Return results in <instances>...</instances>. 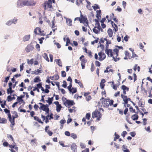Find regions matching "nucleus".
<instances>
[{
  "instance_id": "1",
  "label": "nucleus",
  "mask_w": 152,
  "mask_h": 152,
  "mask_svg": "<svg viewBox=\"0 0 152 152\" xmlns=\"http://www.w3.org/2000/svg\"><path fill=\"white\" fill-rule=\"evenodd\" d=\"M52 2L54 3L55 0H48V1H45L43 6L44 9L52 11L53 10Z\"/></svg>"
},
{
  "instance_id": "2",
  "label": "nucleus",
  "mask_w": 152,
  "mask_h": 152,
  "mask_svg": "<svg viewBox=\"0 0 152 152\" xmlns=\"http://www.w3.org/2000/svg\"><path fill=\"white\" fill-rule=\"evenodd\" d=\"M100 101L102 102L103 107H107L109 105L111 106L113 104L114 102L113 100L111 99L110 101L109 98L104 99L103 97L100 99Z\"/></svg>"
},
{
  "instance_id": "3",
  "label": "nucleus",
  "mask_w": 152,
  "mask_h": 152,
  "mask_svg": "<svg viewBox=\"0 0 152 152\" xmlns=\"http://www.w3.org/2000/svg\"><path fill=\"white\" fill-rule=\"evenodd\" d=\"M102 116L100 112L98 110H96L94 112L92 115V118H94L97 117V121H99L100 120V118Z\"/></svg>"
},
{
  "instance_id": "4",
  "label": "nucleus",
  "mask_w": 152,
  "mask_h": 152,
  "mask_svg": "<svg viewBox=\"0 0 152 152\" xmlns=\"http://www.w3.org/2000/svg\"><path fill=\"white\" fill-rule=\"evenodd\" d=\"M64 99L66 100V101L64 102V104L66 107H69L71 106H72L75 104L73 101L67 100L65 98L63 100L64 102Z\"/></svg>"
},
{
  "instance_id": "5",
  "label": "nucleus",
  "mask_w": 152,
  "mask_h": 152,
  "mask_svg": "<svg viewBox=\"0 0 152 152\" xmlns=\"http://www.w3.org/2000/svg\"><path fill=\"white\" fill-rule=\"evenodd\" d=\"M27 2L24 0H19L17 3V5L18 7L21 8L24 6L27 5Z\"/></svg>"
},
{
  "instance_id": "6",
  "label": "nucleus",
  "mask_w": 152,
  "mask_h": 152,
  "mask_svg": "<svg viewBox=\"0 0 152 152\" xmlns=\"http://www.w3.org/2000/svg\"><path fill=\"white\" fill-rule=\"evenodd\" d=\"M48 104L46 105L44 104L43 105V106H40L39 109L45 111L46 113H48L49 112V109L48 108Z\"/></svg>"
},
{
  "instance_id": "7",
  "label": "nucleus",
  "mask_w": 152,
  "mask_h": 152,
  "mask_svg": "<svg viewBox=\"0 0 152 152\" xmlns=\"http://www.w3.org/2000/svg\"><path fill=\"white\" fill-rule=\"evenodd\" d=\"M98 55L99 56V60L100 61L104 60L106 57L105 54L101 52L98 53Z\"/></svg>"
},
{
  "instance_id": "8",
  "label": "nucleus",
  "mask_w": 152,
  "mask_h": 152,
  "mask_svg": "<svg viewBox=\"0 0 152 152\" xmlns=\"http://www.w3.org/2000/svg\"><path fill=\"white\" fill-rule=\"evenodd\" d=\"M121 97L123 99V100L124 102V106L126 107V104H127L128 103V98L127 96L122 94L121 95Z\"/></svg>"
},
{
  "instance_id": "9",
  "label": "nucleus",
  "mask_w": 152,
  "mask_h": 152,
  "mask_svg": "<svg viewBox=\"0 0 152 152\" xmlns=\"http://www.w3.org/2000/svg\"><path fill=\"white\" fill-rule=\"evenodd\" d=\"M105 52L109 57H112L113 56L112 50L111 49H105Z\"/></svg>"
},
{
  "instance_id": "10",
  "label": "nucleus",
  "mask_w": 152,
  "mask_h": 152,
  "mask_svg": "<svg viewBox=\"0 0 152 152\" xmlns=\"http://www.w3.org/2000/svg\"><path fill=\"white\" fill-rule=\"evenodd\" d=\"M27 5L26 6H34L36 3V2L33 0H30L29 1H26Z\"/></svg>"
},
{
  "instance_id": "11",
  "label": "nucleus",
  "mask_w": 152,
  "mask_h": 152,
  "mask_svg": "<svg viewBox=\"0 0 152 152\" xmlns=\"http://www.w3.org/2000/svg\"><path fill=\"white\" fill-rule=\"evenodd\" d=\"M8 117L9 119V120L11 123L12 125H14L15 124V118H14V116H12L13 118L12 119L11 114H9Z\"/></svg>"
},
{
  "instance_id": "12",
  "label": "nucleus",
  "mask_w": 152,
  "mask_h": 152,
  "mask_svg": "<svg viewBox=\"0 0 152 152\" xmlns=\"http://www.w3.org/2000/svg\"><path fill=\"white\" fill-rule=\"evenodd\" d=\"M87 21V18L81 14L80 20V23H84L85 22Z\"/></svg>"
},
{
  "instance_id": "13",
  "label": "nucleus",
  "mask_w": 152,
  "mask_h": 152,
  "mask_svg": "<svg viewBox=\"0 0 152 152\" xmlns=\"http://www.w3.org/2000/svg\"><path fill=\"white\" fill-rule=\"evenodd\" d=\"M34 48L31 45H28L26 48V52H28L32 50Z\"/></svg>"
},
{
  "instance_id": "14",
  "label": "nucleus",
  "mask_w": 152,
  "mask_h": 152,
  "mask_svg": "<svg viewBox=\"0 0 152 152\" xmlns=\"http://www.w3.org/2000/svg\"><path fill=\"white\" fill-rule=\"evenodd\" d=\"M71 148L74 152H77V145L75 143L72 144Z\"/></svg>"
},
{
  "instance_id": "15",
  "label": "nucleus",
  "mask_w": 152,
  "mask_h": 152,
  "mask_svg": "<svg viewBox=\"0 0 152 152\" xmlns=\"http://www.w3.org/2000/svg\"><path fill=\"white\" fill-rule=\"evenodd\" d=\"M30 36V34L26 35L23 38V41L24 42H26L28 41L29 40Z\"/></svg>"
},
{
  "instance_id": "16",
  "label": "nucleus",
  "mask_w": 152,
  "mask_h": 152,
  "mask_svg": "<svg viewBox=\"0 0 152 152\" xmlns=\"http://www.w3.org/2000/svg\"><path fill=\"white\" fill-rule=\"evenodd\" d=\"M66 20V22L67 24L70 26H72V20L71 19L69 18H65Z\"/></svg>"
},
{
  "instance_id": "17",
  "label": "nucleus",
  "mask_w": 152,
  "mask_h": 152,
  "mask_svg": "<svg viewBox=\"0 0 152 152\" xmlns=\"http://www.w3.org/2000/svg\"><path fill=\"white\" fill-rule=\"evenodd\" d=\"M34 32L35 34L39 35V34L41 33V31L40 28L37 27L34 30Z\"/></svg>"
},
{
  "instance_id": "18",
  "label": "nucleus",
  "mask_w": 152,
  "mask_h": 152,
  "mask_svg": "<svg viewBox=\"0 0 152 152\" xmlns=\"http://www.w3.org/2000/svg\"><path fill=\"white\" fill-rule=\"evenodd\" d=\"M49 78L52 80H58L59 79V77L58 75H56L52 76H50Z\"/></svg>"
},
{
  "instance_id": "19",
  "label": "nucleus",
  "mask_w": 152,
  "mask_h": 152,
  "mask_svg": "<svg viewBox=\"0 0 152 152\" xmlns=\"http://www.w3.org/2000/svg\"><path fill=\"white\" fill-rule=\"evenodd\" d=\"M42 70H39V69H37V70H35L34 71H33L32 72L31 74H34L35 75H38L39 73H42Z\"/></svg>"
},
{
  "instance_id": "20",
  "label": "nucleus",
  "mask_w": 152,
  "mask_h": 152,
  "mask_svg": "<svg viewBox=\"0 0 152 152\" xmlns=\"http://www.w3.org/2000/svg\"><path fill=\"white\" fill-rule=\"evenodd\" d=\"M55 61L59 66H62V62L60 59H55Z\"/></svg>"
},
{
  "instance_id": "21",
  "label": "nucleus",
  "mask_w": 152,
  "mask_h": 152,
  "mask_svg": "<svg viewBox=\"0 0 152 152\" xmlns=\"http://www.w3.org/2000/svg\"><path fill=\"white\" fill-rule=\"evenodd\" d=\"M107 33L110 37H111L113 35V31L112 29L110 28H109L107 31Z\"/></svg>"
},
{
  "instance_id": "22",
  "label": "nucleus",
  "mask_w": 152,
  "mask_h": 152,
  "mask_svg": "<svg viewBox=\"0 0 152 152\" xmlns=\"http://www.w3.org/2000/svg\"><path fill=\"white\" fill-rule=\"evenodd\" d=\"M53 98V97H52L51 98L48 97V100H46L47 102L48 103L49 105H50L52 103Z\"/></svg>"
},
{
  "instance_id": "23",
  "label": "nucleus",
  "mask_w": 152,
  "mask_h": 152,
  "mask_svg": "<svg viewBox=\"0 0 152 152\" xmlns=\"http://www.w3.org/2000/svg\"><path fill=\"white\" fill-rule=\"evenodd\" d=\"M111 23L112 26H113V25H115V27H114L115 31L116 32L118 30V27L117 25L115 24L113 21H111Z\"/></svg>"
},
{
  "instance_id": "24",
  "label": "nucleus",
  "mask_w": 152,
  "mask_h": 152,
  "mask_svg": "<svg viewBox=\"0 0 152 152\" xmlns=\"http://www.w3.org/2000/svg\"><path fill=\"white\" fill-rule=\"evenodd\" d=\"M131 118L133 120L135 121L138 119V116L136 114H134L132 116Z\"/></svg>"
},
{
  "instance_id": "25",
  "label": "nucleus",
  "mask_w": 152,
  "mask_h": 152,
  "mask_svg": "<svg viewBox=\"0 0 152 152\" xmlns=\"http://www.w3.org/2000/svg\"><path fill=\"white\" fill-rule=\"evenodd\" d=\"M62 107L60 104L56 106V110L58 112H59L60 111L61 108Z\"/></svg>"
},
{
  "instance_id": "26",
  "label": "nucleus",
  "mask_w": 152,
  "mask_h": 152,
  "mask_svg": "<svg viewBox=\"0 0 152 152\" xmlns=\"http://www.w3.org/2000/svg\"><path fill=\"white\" fill-rule=\"evenodd\" d=\"M11 20H10L7 21L5 25L7 26H10L12 24Z\"/></svg>"
},
{
  "instance_id": "27",
  "label": "nucleus",
  "mask_w": 152,
  "mask_h": 152,
  "mask_svg": "<svg viewBox=\"0 0 152 152\" xmlns=\"http://www.w3.org/2000/svg\"><path fill=\"white\" fill-rule=\"evenodd\" d=\"M43 57L44 58L45 60H46L47 61H49V59L48 57L47 54L46 53H44L43 55Z\"/></svg>"
},
{
  "instance_id": "28",
  "label": "nucleus",
  "mask_w": 152,
  "mask_h": 152,
  "mask_svg": "<svg viewBox=\"0 0 152 152\" xmlns=\"http://www.w3.org/2000/svg\"><path fill=\"white\" fill-rule=\"evenodd\" d=\"M121 88L123 90L126 91H127L129 90V88L124 85L121 86Z\"/></svg>"
},
{
  "instance_id": "29",
  "label": "nucleus",
  "mask_w": 152,
  "mask_h": 152,
  "mask_svg": "<svg viewBox=\"0 0 152 152\" xmlns=\"http://www.w3.org/2000/svg\"><path fill=\"white\" fill-rule=\"evenodd\" d=\"M69 92L72 93V94L75 93L77 92V89L75 88L72 87L71 89V90L69 91Z\"/></svg>"
},
{
  "instance_id": "30",
  "label": "nucleus",
  "mask_w": 152,
  "mask_h": 152,
  "mask_svg": "<svg viewBox=\"0 0 152 152\" xmlns=\"http://www.w3.org/2000/svg\"><path fill=\"white\" fill-rule=\"evenodd\" d=\"M23 96L22 95L20 96H18V98L17 99V100L18 101V102H20L21 101H22V98L23 97Z\"/></svg>"
},
{
  "instance_id": "31",
  "label": "nucleus",
  "mask_w": 152,
  "mask_h": 152,
  "mask_svg": "<svg viewBox=\"0 0 152 152\" xmlns=\"http://www.w3.org/2000/svg\"><path fill=\"white\" fill-rule=\"evenodd\" d=\"M94 27L96 28H97V29L99 30V31H103V29L101 28V26H100V25H95V26Z\"/></svg>"
},
{
  "instance_id": "32",
  "label": "nucleus",
  "mask_w": 152,
  "mask_h": 152,
  "mask_svg": "<svg viewBox=\"0 0 152 152\" xmlns=\"http://www.w3.org/2000/svg\"><path fill=\"white\" fill-rule=\"evenodd\" d=\"M11 20L12 23H13L14 24H16L17 23L18 20L16 18H14L13 19Z\"/></svg>"
},
{
  "instance_id": "33",
  "label": "nucleus",
  "mask_w": 152,
  "mask_h": 152,
  "mask_svg": "<svg viewBox=\"0 0 152 152\" xmlns=\"http://www.w3.org/2000/svg\"><path fill=\"white\" fill-rule=\"evenodd\" d=\"M14 91L13 90H12V88H11V89L10 88H8L7 89V93L8 94H12Z\"/></svg>"
},
{
  "instance_id": "34",
  "label": "nucleus",
  "mask_w": 152,
  "mask_h": 152,
  "mask_svg": "<svg viewBox=\"0 0 152 152\" xmlns=\"http://www.w3.org/2000/svg\"><path fill=\"white\" fill-rule=\"evenodd\" d=\"M40 80L39 79V77H35L34 80V82L35 83H37L39 81H40Z\"/></svg>"
},
{
  "instance_id": "35",
  "label": "nucleus",
  "mask_w": 152,
  "mask_h": 152,
  "mask_svg": "<svg viewBox=\"0 0 152 152\" xmlns=\"http://www.w3.org/2000/svg\"><path fill=\"white\" fill-rule=\"evenodd\" d=\"M96 28L94 27V28L93 29V31L95 34H98L100 31H99V30L97 29Z\"/></svg>"
},
{
  "instance_id": "36",
  "label": "nucleus",
  "mask_w": 152,
  "mask_h": 152,
  "mask_svg": "<svg viewBox=\"0 0 152 152\" xmlns=\"http://www.w3.org/2000/svg\"><path fill=\"white\" fill-rule=\"evenodd\" d=\"M71 137H72L74 139H75L77 138V136L76 134L74 133H71Z\"/></svg>"
},
{
  "instance_id": "37",
  "label": "nucleus",
  "mask_w": 152,
  "mask_h": 152,
  "mask_svg": "<svg viewBox=\"0 0 152 152\" xmlns=\"http://www.w3.org/2000/svg\"><path fill=\"white\" fill-rule=\"evenodd\" d=\"M4 111L7 114L8 116L9 115V114H11L10 110H8L7 109H4Z\"/></svg>"
},
{
  "instance_id": "38",
  "label": "nucleus",
  "mask_w": 152,
  "mask_h": 152,
  "mask_svg": "<svg viewBox=\"0 0 152 152\" xmlns=\"http://www.w3.org/2000/svg\"><path fill=\"white\" fill-rule=\"evenodd\" d=\"M113 51L115 53V57H117L118 55V53L119 51L118 49L117 48H115L114 49Z\"/></svg>"
},
{
  "instance_id": "39",
  "label": "nucleus",
  "mask_w": 152,
  "mask_h": 152,
  "mask_svg": "<svg viewBox=\"0 0 152 152\" xmlns=\"http://www.w3.org/2000/svg\"><path fill=\"white\" fill-rule=\"evenodd\" d=\"M92 7L94 10H96L97 9H99L98 5L96 4H95L94 6H92Z\"/></svg>"
},
{
  "instance_id": "40",
  "label": "nucleus",
  "mask_w": 152,
  "mask_h": 152,
  "mask_svg": "<svg viewBox=\"0 0 152 152\" xmlns=\"http://www.w3.org/2000/svg\"><path fill=\"white\" fill-rule=\"evenodd\" d=\"M63 84L62 85V86L64 88H66L67 86V83L64 80L63 82Z\"/></svg>"
},
{
  "instance_id": "41",
  "label": "nucleus",
  "mask_w": 152,
  "mask_h": 152,
  "mask_svg": "<svg viewBox=\"0 0 152 152\" xmlns=\"http://www.w3.org/2000/svg\"><path fill=\"white\" fill-rule=\"evenodd\" d=\"M12 100V98L11 97V95H10L7 96V100L8 102H10Z\"/></svg>"
},
{
  "instance_id": "42",
  "label": "nucleus",
  "mask_w": 152,
  "mask_h": 152,
  "mask_svg": "<svg viewBox=\"0 0 152 152\" xmlns=\"http://www.w3.org/2000/svg\"><path fill=\"white\" fill-rule=\"evenodd\" d=\"M49 115H47L46 116V117H45V118L46 119V120L45 121V122L46 123H47L49 122L48 119H49Z\"/></svg>"
},
{
  "instance_id": "43",
  "label": "nucleus",
  "mask_w": 152,
  "mask_h": 152,
  "mask_svg": "<svg viewBox=\"0 0 152 152\" xmlns=\"http://www.w3.org/2000/svg\"><path fill=\"white\" fill-rule=\"evenodd\" d=\"M127 134V132L126 131H124L121 133V136L124 137L125 135Z\"/></svg>"
},
{
  "instance_id": "44",
  "label": "nucleus",
  "mask_w": 152,
  "mask_h": 152,
  "mask_svg": "<svg viewBox=\"0 0 152 152\" xmlns=\"http://www.w3.org/2000/svg\"><path fill=\"white\" fill-rule=\"evenodd\" d=\"M66 73L64 71H61V76L63 77H65L66 76Z\"/></svg>"
},
{
  "instance_id": "45",
  "label": "nucleus",
  "mask_w": 152,
  "mask_h": 152,
  "mask_svg": "<svg viewBox=\"0 0 152 152\" xmlns=\"http://www.w3.org/2000/svg\"><path fill=\"white\" fill-rule=\"evenodd\" d=\"M64 134L66 136H70L71 135L70 133L68 131H65Z\"/></svg>"
},
{
  "instance_id": "46",
  "label": "nucleus",
  "mask_w": 152,
  "mask_h": 152,
  "mask_svg": "<svg viewBox=\"0 0 152 152\" xmlns=\"http://www.w3.org/2000/svg\"><path fill=\"white\" fill-rule=\"evenodd\" d=\"M95 64L96 65L98 66H99L100 65V63L97 61H95Z\"/></svg>"
},
{
  "instance_id": "47",
  "label": "nucleus",
  "mask_w": 152,
  "mask_h": 152,
  "mask_svg": "<svg viewBox=\"0 0 152 152\" xmlns=\"http://www.w3.org/2000/svg\"><path fill=\"white\" fill-rule=\"evenodd\" d=\"M98 39H99L98 38L97 39H95L94 41L91 42V44L92 45H94L95 43H97L98 42Z\"/></svg>"
},
{
  "instance_id": "48",
  "label": "nucleus",
  "mask_w": 152,
  "mask_h": 152,
  "mask_svg": "<svg viewBox=\"0 0 152 152\" xmlns=\"http://www.w3.org/2000/svg\"><path fill=\"white\" fill-rule=\"evenodd\" d=\"M94 69V66L93 64L92 63L91 64V72H93Z\"/></svg>"
},
{
  "instance_id": "49",
  "label": "nucleus",
  "mask_w": 152,
  "mask_h": 152,
  "mask_svg": "<svg viewBox=\"0 0 152 152\" xmlns=\"http://www.w3.org/2000/svg\"><path fill=\"white\" fill-rule=\"evenodd\" d=\"M97 14L96 15V17L98 18H99V17L98 15H100L101 13V11L100 10H97L96 11Z\"/></svg>"
},
{
  "instance_id": "50",
  "label": "nucleus",
  "mask_w": 152,
  "mask_h": 152,
  "mask_svg": "<svg viewBox=\"0 0 152 152\" xmlns=\"http://www.w3.org/2000/svg\"><path fill=\"white\" fill-rule=\"evenodd\" d=\"M13 114H15V115L14 116V118H17L18 117V115L17 114V113L16 112H15V111L13 112Z\"/></svg>"
},
{
  "instance_id": "51",
  "label": "nucleus",
  "mask_w": 152,
  "mask_h": 152,
  "mask_svg": "<svg viewBox=\"0 0 152 152\" xmlns=\"http://www.w3.org/2000/svg\"><path fill=\"white\" fill-rule=\"evenodd\" d=\"M90 114L89 113H87L86 114V118L87 119H89L90 117Z\"/></svg>"
},
{
  "instance_id": "52",
  "label": "nucleus",
  "mask_w": 152,
  "mask_h": 152,
  "mask_svg": "<svg viewBox=\"0 0 152 152\" xmlns=\"http://www.w3.org/2000/svg\"><path fill=\"white\" fill-rule=\"evenodd\" d=\"M80 146L83 148H85L86 147V146L82 142H80Z\"/></svg>"
},
{
  "instance_id": "53",
  "label": "nucleus",
  "mask_w": 152,
  "mask_h": 152,
  "mask_svg": "<svg viewBox=\"0 0 152 152\" xmlns=\"http://www.w3.org/2000/svg\"><path fill=\"white\" fill-rule=\"evenodd\" d=\"M36 48L37 49V50L38 51H39L40 50V45L38 44H37L36 45Z\"/></svg>"
},
{
  "instance_id": "54",
  "label": "nucleus",
  "mask_w": 152,
  "mask_h": 152,
  "mask_svg": "<svg viewBox=\"0 0 152 152\" xmlns=\"http://www.w3.org/2000/svg\"><path fill=\"white\" fill-rule=\"evenodd\" d=\"M54 44H55L57 46V48H61V45L58 43L55 42L54 43Z\"/></svg>"
},
{
  "instance_id": "55",
  "label": "nucleus",
  "mask_w": 152,
  "mask_h": 152,
  "mask_svg": "<svg viewBox=\"0 0 152 152\" xmlns=\"http://www.w3.org/2000/svg\"><path fill=\"white\" fill-rule=\"evenodd\" d=\"M138 104L140 107H144V104L140 101L138 102Z\"/></svg>"
},
{
  "instance_id": "56",
  "label": "nucleus",
  "mask_w": 152,
  "mask_h": 152,
  "mask_svg": "<svg viewBox=\"0 0 152 152\" xmlns=\"http://www.w3.org/2000/svg\"><path fill=\"white\" fill-rule=\"evenodd\" d=\"M35 140L36 139H32L31 140V142L32 143V144L33 145H34L35 144Z\"/></svg>"
},
{
  "instance_id": "57",
  "label": "nucleus",
  "mask_w": 152,
  "mask_h": 152,
  "mask_svg": "<svg viewBox=\"0 0 152 152\" xmlns=\"http://www.w3.org/2000/svg\"><path fill=\"white\" fill-rule=\"evenodd\" d=\"M80 61H81V64H85V63L86 62V60L84 59H82V60Z\"/></svg>"
},
{
  "instance_id": "58",
  "label": "nucleus",
  "mask_w": 152,
  "mask_h": 152,
  "mask_svg": "<svg viewBox=\"0 0 152 152\" xmlns=\"http://www.w3.org/2000/svg\"><path fill=\"white\" fill-rule=\"evenodd\" d=\"M94 21L96 22L95 25H99L100 24V23L99 22V21L97 19H94Z\"/></svg>"
},
{
  "instance_id": "59",
  "label": "nucleus",
  "mask_w": 152,
  "mask_h": 152,
  "mask_svg": "<svg viewBox=\"0 0 152 152\" xmlns=\"http://www.w3.org/2000/svg\"><path fill=\"white\" fill-rule=\"evenodd\" d=\"M72 86V83H70L69 86L67 87V88L68 89L69 91L71 90V89H72L71 87Z\"/></svg>"
},
{
  "instance_id": "60",
  "label": "nucleus",
  "mask_w": 152,
  "mask_h": 152,
  "mask_svg": "<svg viewBox=\"0 0 152 152\" xmlns=\"http://www.w3.org/2000/svg\"><path fill=\"white\" fill-rule=\"evenodd\" d=\"M78 84L81 88H83V84L80 82V81H79V83H78Z\"/></svg>"
},
{
  "instance_id": "61",
  "label": "nucleus",
  "mask_w": 152,
  "mask_h": 152,
  "mask_svg": "<svg viewBox=\"0 0 152 152\" xmlns=\"http://www.w3.org/2000/svg\"><path fill=\"white\" fill-rule=\"evenodd\" d=\"M113 59L114 60V61L115 62H117L118 61L120 60V58H115V57L114 56L113 57Z\"/></svg>"
},
{
  "instance_id": "62",
  "label": "nucleus",
  "mask_w": 152,
  "mask_h": 152,
  "mask_svg": "<svg viewBox=\"0 0 152 152\" xmlns=\"http://www.w3.org/2000/svg\"><path fill=\"white\" fill-rule=\"evenodd\" d=\"M115 10H117L119 12H121L122 10V9L119 7V6L117 7V8Z\"/></svg>"
},
{
  "instance_id": "63",
  "label": "nucleus",
  "mask_w": 152,
  "mask_h": 152,
  "mask_svg": "<svg viewBox=\"0 0 152 152\" xmlns=\"http://www.w3.org/2000/svg\"><path fill=\"white\" fill-rule=\"evenodd\" d=\"M136 134L134 132H130V135L132 137H134Z\"/></svg>"
},
{
  "instance_id": "64",
  "label": "nucleus",
  "mask_w": 152,
  "mask_h": 152,
  "mask_svg": "<svg viewBox=\"0 0 152 152\" xmlns=\"http://www.w3.org/2000/svg\"><path fill=\"white\" fill-rule=\"evenodd\" d=\"M47 133L50 136H51L53 134V132L49 130L47 132Z\"/></svg>"
}]
</instances>
